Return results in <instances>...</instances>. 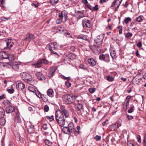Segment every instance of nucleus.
<instances>
[{"instance_id":"nucleus-1","label":"nucleus","mask_w":146,"mask_h":146,"mask_svg":"<svg viewBox=\"0 0 146 146\" xmlns=\"http://www.w3.org/2000/svg\"><path fill=\"white\" fill-rule=\"evenodd\" d=\"M55 118L59 125L61 127H63L65 123V120L64 115L60 110L56 111L55 113Z\"/></svg>"},{"instance_id":"nucleus-2","label":"nucleus","mask_w":146,"mask_h":146,"mask_svg":"<svg viewBox=\"0 0 146 146\" xmlns=\"http://www.w3.org/2000/svg\"><path fill=\"white\" fill-rule=\"evenodd\" d=\"M63 132L65 134L70 135L71 133H74L76 130L74 128V124L72 122L69 123L68 127H64L62 129Z\"/></svg>"},{"instance_id":"nucleus-3","label":"nucleus","mask_w":146,"mask_h":146,"mask_svg":"<svg viewBox=\"0 0 146 146\" xmlns=\"http://www.w3.org/2000/svg\"><path fill=\"white\" fill-rule=\"evenodd\" d=\"M63 101L66 104H70L74 102L75 98L72 94H66L63 96Z\"/></svg>"},{"instance_id":"nucleus-4","label":"nucleus","mask_w":146,"mask_h":146,"mask_svg":"<svg viewBox=\"0 0 146 146\" xmlns=\"http://www.w3.org/2000/svg\"><path fill=\"white\" fill-rule=\"evenodd\" d=\"M103 38V36L100 35L98 36L97 38L95 39L94 46L96 48H99L101 46Z\"/></svg>"},{"instance_id":"nucleus-5","label":"nucleus","mask_w":146,"mask_h":146,"mask_svg":"<svg viewBox=\"0 0 146 146\" xmlns=\"http://www.w3.org/2000/svg\"><path fill=\"white\" fill-rule=\"evenodd\" d=\"M48 63V61L45 58H42L39 60L36 63L33 64L35 68H39L41 67L43 64H47Z\"/></svg>"},{"instance_id":"nucleus-6","label":"nucleus","mask_w":146,"mask_h":146,"mask_svg":"<svg viewBox=\"0 0 146 146\" xmlns=\"http://www.w3.org/2000/svg\"><path fill=\"white\" fill-rule=\"evenodd\" d=\"M99 59L100 60L104 61L106 62H108L110 61L109 56L107 54H100L99 56Z\"/></svg>"},{"instance_id":"nucleus-7","label":"nucleus","mask_w":146,"mask_h":146,"mask_svg":"<svg viewBox=\"0 0 146 146\" xmlns=\"http://www.w3.org/2000/svg\"><path fill=\"white\" fill-rule=\"evenodd\" d=\"M122 1V0H115L113 2L111 7H114V10L117 11Z\"/></svg>"},{"instance_id":"nucleus-8","label":"nucleus","mask_w":146,"mask_h":146,"mask_svg":"<svg viewBox=\"0 0 146 146\" xmlns=\"http://www.w3.org/2000/svg\"><path fill=\"white\" fill-rule=\"evenodd\" d=\"M82 25L83 28L86 29V28H90L91 26L90 21L86 19H84L82 21Z\"/></svg>"},{"instance_id":"nucleus-9","label":"nucleus","mask_w":146,"mask_h":146,"mask_svg":"<svg viewBox=\"0 0 146 146\" xmlns=\"http://www.w3.org/2000/svg\"><path fill=\"white\" fill-rule=\"evenodd\" d=\"M25 81L28 83L32 85L34 80L31 75L28 73L27 74V76Z\"/></svg>"},{"instance_id":"nucleus-10","label":"nucleus","mask_w":146,"mask_h":146,"mask_svg":"<svg viewBox=\"0 0 146 146\" xmlns=\"http://www.w3.org/2000/svg\"><path fill=\"white\" fill-rule=\"evenodd\" d=\"M35 38V36L33 34L31 33H28L27 34L24 40L26 41H29L30 42L33 40Z\"/></svg>"},{"instance_id":"nucleus-11","label":"nucleus","mask_w":146,"mask_h":146,"mask_svg":"<svg viewBox=\"0 0 146 146\" xmlns=\"http://www.w3.org/2000/svg\"><path fill=\"white\" fill-rule=\"evenodd\" d=\"M58 16L59 18H61L62 19L64 18V22L66 21L68 18L67 14L65 11H62L60 13H59Z\"/></svg>"},{"instance_id":"nucleus-12","label":"nucleus","mask_w":146,"mask_h":146,"mask_svg":"<svg viewBox=\"0 0 146 146\" xmlns=\"http://www.w3.org/2000/svg\"><path fill=\"white\" fill-rule=\"evenodd\" d=\"M56 70V69L54 67H51L50 71L48 74V77L50 78H52L54 75Z\"/></svg>"},{"instance_id":"nucleus-13","label":"nucleus","mask_w":146,"mask_h":146,"mask_svg":"<svg viewBox=\"0 0 146 146\" xmlns=\"http://www.w3.org/2000/svg\"><path fill=\"white\" fill-rule=\"evenodd\" d=\"M5 42L6 43V46L5 47L4 49L10 50L13 44V42H12L11 40L10 39L6 40H5Z\"/></svg>"},{"instance_id":"nucleus-14","label":"nucleus","mask_w":146,"mask_h":146,"mask_svg":"<svg viewBox=\"0 0 146 146\" xmlns=\"http://www.w3.org/2000/svg\"><path fill=\"white\" fill-rule=\"evenodd\" d=\"M75 13L78 16L77 19H79L81 18L85 17L84 14V12L80 11H77L76 10L75 11Z\"/></svg>"},{"instance_id":"nucleus-15","label":"nucleus","mask_w":146,"mask_h":146,"mask_svg":"<svg viewBox=\"0 0 146 146\" xmlns=\"http://www.w3.org/2000/svg\"><path fill=\"white\" fill-rule=\"evenodd\" d=\"M15 110V108L11 105L7 106L5 108V111L7 113H10Z\"/></svg>"},{"instance_id":"nucleus-16","label":"nucleus","mask_w":146,"mask_h":146,"mask_svg":"<svg viewBox=\"0 0 146 146\" xmlns=\"http://www.w3.org/2000/svg\"><path fill=\"white\" fill-rule=\"evenodd\" d=\"M35 75L39 80H42L44 79V76L42 73L40 72H37L36 73Z\"/></svg>"},{"instance_id":"nucleus-17","label":"nucleus","mask_w":146,"mask_h":146,"mask_svg":"<svg viewBox=\"0 0 146 146\" xmlns=\"http://www.w3.org/2000/svg\"><path fill=\"white\" fill-rule=\"evenodd\" d=\"M88 62L90 66H95L96 64V61L92 58H89L88 60Z\"/></svg>"},{"instance_id":"nucleus-18","label":"nucleus","mask_w":146,"mask_h":146,"mask_svg":"<svg viewBox=\"0 0 146 146\" xmlns=\"http://www.w3.org/2000/svg\"><path fill=\"white\" fill-rule=\"evenodd\" d=\"M38 92V95H40V97L41 98L42 100L44 102H47L48 101V99L46 97V95L41 94L37 90Z\"/></svg>"},{"instance_id":"nucleus-19","label":"nucleus","mask_w":146,"mask_h":146,"mask_svg":"<svg viewBox=\"0 0 146 146\" xmlns=\"http://www.w3.org/2000/svg\"><path fill=\"white\" fill-rule=\"evenodd\" d=\"M28 89L29 90L30 92H33L34 93H35V94L39 98H40V97H39V96L38 95V92H36V91L35 90V88L31 86H29L28 88Z\"/></svg>"},{"instance_id":"nucleus-20","label":"nucleus","mask_w":146,"mask_h":146,"mask_svg":"<svg viewBox=\"0 0 146 146\" xmlns=\"http://www.w3.org/2000/svg\"><path fill=\"white\" fill-rule=\"evenodd\" d=\"M47 94L48 96L50 97H52L53 96L54 91L52 89H48L47 91Z\"/></svg>"},{"instance_id":"nucleus-21","label":"nucleus","mask_w":146,"mask_h":146,"mask_svg":"<svg viewBox=\"0 0 146 146\" xmlns=\"http://www.w3.org/2000/svg\"><path fill=\"white\" fill-rule=\"evenodd\" d=\"M12 67L14 70L17 71L18 68V62H13Z\"/></svg>"},{"instance_id":"nucleus-22","label":"nucleus","mask_w":146,"mask_h":146,"mask_svg":"<svg viewBox=\"0 0 146 146\" xmlns=\"http://www.w3.org/2000/svg\"><path fill=\"white\" fill-rule=\"evenodd\" d=\"M28 133L30 134L34 132L35 130L34 126L32 125L30 126L28 129Z\"/></svg>"},{"instance_id":"nucleus-23","label":"nucleus","mask_w":146,"mask_h":146,"mask_svg":"<svg viewBox=\"0 0 146 146\" xmlns=\"http://www.w3.org/2000/svg\"><path fill=\"white\" fill-rule=\"evenodd\" d=\"M111 56L113 59L116 58V55L115 50H111L110 51Z\"/></svg>"},{"instance_id":"nucleus-24","label":"nucleus","mask_w":146,"mask_h":146,"mask_svg":"<svg viewBox=\"0 0 146 146\" xmlns=\"http://www.w3.org/2000/svg\"><path fill=\"white\" fill-rule=\"evenodd\" d=\"M66 57L69 59L73 60L75 59L76 55L74 54L70 53L67 55Z\"/></svg>"},{"instance_id":"nucleus-25","label":"nucleus","mask_w":146,"mask_h":146,"mask_svg":"<svg viewBox=\"0 0 146 146\" xmlns=\"http://www.w3.org/2000/svg\"><path fill=\"white\" fill-rule=\"evenodd\" d=\"M51 44L54 50H58L59 48V45L57 44L56 42H54L51 43Z\"/></svg>"},{"instance_id":"nucleus-26","label":"nucleus","mask_w":146,"mask_h":146,"mask_svg":"<svg viewBox=\"0 0 146 146\" xmlns=\"http://www.w3.org/2000/svg\"><path fill=\"white\" fill-rule=\"evenodd\" d=\"M118 128L119 127L118 126H116L115 124H113L110 127L111 131H114Z\"/></svg>"},{"instance_id":"nucleus-27","label":"nucleus","mask_w":146,"mask_h":146,"mask_svg":"<svg viewBox=\"0 0 146 146\" xmlns=\"http://www.w3.org/2000/svg\"><path fill=\"white\" fill-rule=\"evenodd\" d=\"M5 115V112L3 108H0V118L4 117Z\"/></svg>"},{"instance_id":"nucleus-28","label":"nucleus","mask_w":146,"mask_h":146,"mask_svg":"<svg viewBox=\"0 0 146 146\" xmlns=\"http://www.w3.org/2000/svg\"><path fill=\"white\" fill-rule=\"evenodd\" d=\"M28 74V73L26 72H23V73H21L20 74L21 77L23 80L25 81L27 76V74Z\"/></svg>"},{"instance_id":"nucleus-29","label":"nucleus","mask_w":146,"mask_h":146,"mask_svg":"<svg viewBox=\"0 0 146 146\" xmlns=\"http://www.w3.org/2000/svg\"><path fill=\"white\" fill-rule=\"evenodd\" d=\"M44 142L46 145L48 146H52V142L46 139L44 140Z\"/></svg>"},{"instance_id":"nucleus-30","label":"nucleus","mask_w":146,"mask_h":146,"mask_svg":"<svg viewBox=\"0 0 146 146\" xmlns=\"http://www.w3.org/2000/svg\"><path fill=\"white\" fill-rule=\"evenodd\" d=\"M25 86L24 84L19 81V89L23 90Z\"/></svg>"},{"instance_id":"nucleus-31","label":"nucleus","mask_w":146,"mask_h":146,"mask_svg":"<svg viewBox=\"0 0 146 146\" xmlns=\"http://www.w3.org/2000/svg\"><path fill=\"white\" fill-rule=\"evenodd\" d=\"M2 56L3 58L4 59H7L8 58L9 60H10L9 59V56L8 54H7V53L6 52H4L3 53Z\"/></svg>"},{"instance_id":"nucleus-32","label":"nucleus","mask_w":146,"mask_h":146,"mask_svg":"<svg viewBox=\"0 0 146 146\" xmlns=\"http://www.w3.org/2000/svg\"><path fill=\"white\" fill-rule=\"evenodd\" d=\"M77 107L78 110L80 111L81 110L83 109V106L82 104L78 103L77 105Z\"/></svg>"},{"instance_id":"nucleus-33","label":"nucleus","mask_w":146,"mask_h":146,"mask_svg":"<svg viewBox=\"0 0 146 146\" xmlns=\"http://www.w3.org/2000/svg\"><path fill=\"white\" fill-rule=\"evenodd\" d=\"M5 123V118L4 117L3 118H0V125H3Z\"/></svg>"},{"instance_id":"nucleus-34","label":"nucleus","mask_w":146,"mask_h":146,"mask_svg":"<svg viewBox=\"0 0 146 146\" xmlns=\"http://www.w3.org/2000/svg\"><path fill=\"white\" fill-rule=\"evenodd\" d=\"M78 38L83 39L84 40H86L87 39V37L84 35H78Z\"/></svg>"},{"instance_id":"nucleus-35","label":"nucleus","mask_w":146,"mask_h":146,"mask_svg":"<svg viewBox=\"0 0 146 146\" xmlns=\"http://www.w3.org/2000/svg\"><path fill=\"white\" fill-rule=\"evenodd\" d=\"M143 19L144 17L140 15L136 18V21L138 22H141L143 20Z\"/></svg>"},{"instance_id":"nucleus-36","label":"nucleus","mask_w":146,"mask_h":146,"mask_svg":"<svg viewBox=\"0 0 146 146\" xmlns=\"http://www.w3.org/2000/svg\"><path fill=\"white\" fill-rule=\"evenodd\" d=\"M19 141L20 143H21L20 145H24L25 143V139L22 137H20L19 139Z\"/></svg>"},{"instance_id":"nucleus-37","label":"nucleus","mask_w":146,"mask_h":146,"mask_svg":"<svg viewBox=\"0 0 146 146\" xmlns=\"http://www.w3.org/2000/svg\"><path fill=\"white\" fill-rule=\"evenodd\" d=\"M14 123L15 124H17L18 122V114L16 113V115L14 119Z\"/></svg>"},{"instance_id":"nucleus-38","label":"nucleus","mask_w":146,"mask_h":146,"mask_svg":"<svg viewBox=\"0 0 146 146\" xmlns=\"http://www.w3.org/2000/svg\"><path fill=\"white\" fill-rule=\"evenodd\" d=\"M106 79L109 82H112L114 78L111 76L108 75L107 76Z\"/></svg>"},{"instance_id":"nucleus-39","label":"nucleus","mask_w":146,"mask_h":146,"mask_svg":"<svg viewBox=\"0 0 146 146\" xmlns=\"http://www.w3.org/2000/svg\"><path fill=\"white\" fill-rule=\"evenodd\" d=\"M133 36V34L131 33L128 32L125 35V37L127 38L131 37Z\"/></svg>"},{"instance_id":"nucleus-40","label":"nucleus","mask_w":146,"mask_h":146,"mask_svg":"<svg viewBox=\"0 0 146 146\" xmlns=\"http://www.w3.org/2000/svg\"><path fill=\"white\" fill-rule=\"evenodd\" d=\"M131 19L130 17H127L125 18V19L124 20V21L125 23L127 24L129 22L131 21Z\"/></svg>"},{"instance_id":"nucleus-41","label":"nucleus","mask_w":146,"mask_h":146,"mask_svg":"<svg viewBox=\"0 0 146 146\" xmlns=\"http://www.w3.org/2000/svg\"><path fill=\"white\" fill-rule=\"evenodd\" d=\"M65 85L67 88H69L71 86V84L68 80H67L65 82Z\"/></svg>"},{"instance_id":"nucleus-42","label":"nucleus","mask_w":146,"mask_h":146,"mask_svg":"<svg viewBox=\"0 0 146 146\" xmlns=\"http://www.w3.org/2000/svg\"><path fill=\"white\" fill-rule=\"evenodd\" d=\"M51 55H54L56 57L58 58L59 57V55L56 52L54 51L53 50L51 52Z\"/></svg>"},{"instance_id":"nucleus-43","label":"nucleus","mask_w":146,"mask_h":146,"mask_svg":"<svg viewBox=\"0 0 146 146\" xmlns=\"http://www.w3.org/2000/svg\"><path fill=\"white\" fill-rule=\"evenodd\" d=\"M134 108V106L133 105L131 106L129 109L128 111V112L129 113H131L133 111V109Z\"/></svg>"},{"instance_id":"nucleus-44","label":"nucleus","mask_w":146,"mask_h":146,"mask_svg":"<svg viewBox=\"0 0 146 146\" xmlns=\"http://www.w3.org/2000/svg\"><path fill=\"white\" fill-rule=\"evenodd\" d=\"M3 104L5 106L7 105H10V102L9 101L7 100H4L3 102Z\"/></svg>"},{"instance_id":"nucleus-45","label":"nucleus","mask_w":146,"mask_h":146,"mask_svg":"<svg viewBox=\"0 0 146 146\" xmlns=\"http://www.w3.org/2000/svg\"><path fill=\"white\" fill-rule=\"evenodd\" d=\"M96 91V89L95 88H90L88 89L89 92L91 94L93 93Z\"/></svg>"},{"instance_id":"nucleus-46","label":"nucleus","mask_w":146,"mask_h":146,"mask_svg":"<svg viewBox=\"0 0 146 146\" xmlns=\"http://www.w3.org/2000/svg\"><path fill=\"white\" fill-rule=\"evenodd\" d=\"M62 113L64 114L66 117H68L69 115V113L66 110L63 111Z\"/></svg>"},{"instance_id":"nucleus-47","label":"nucleus","mask_w":146,"mask_h":146,"mask_svg":"<svg viewBox=\"0 0 146 146\" xmlns=\"http://www.w3.org/2000/svg\"><path fill=\"white\" fill-rule=\"evenodd\" d=\"M92 11H97L98 9V5H96L95 7H92Z\"/></svg>"},{"instance_id":"nucleus-48","label":"nucleus","mask_w":146,"mask_h":146,"mask_svg":"<svg viewBox=\"0 0 146 146\" xmlns=\"http://www.w3.org/2000/svg\"><path fill=\"white\" fill-rule=\"evenodd\" d=\"M117 29L119 30V35L121 34L122 32V27L121 26H119L117 27Z\"/></svg>"},{"instance_id":"nucleus-49","label":"nucleus","mask_w":146,"mask_h":146,"mask_svg":"<svg viewBox=\"0 0 146 146\" xmlns=\"http://www.w3.org/2000/svg\"><path fill=\"white\" fill-rule=\"evenodd\" d=\"M46 118L49 120L50 121H52L54 120V117L53 115H52L51 116H46Z\"/></svg>"},{"instance_id":"nucleus-50","label":"nucleus","mask_w":146,"mask_h":146,"mask_svg":"<svg viewBox=\"0 0 146 146\" xmlns=\"http://www.w3.org/2000/svg\"><path fill=\"white\" fill-rule=\"evenodd\" d=\"M59 1V0H50V2L52 5H54L57 3Z\"/></svg>"},{"instance_id":"nucleus-51","label":"nucleus","mask_w":146,"mask_h":146,"mask_svg":"<svg viewBox=\"0 0 146 146\" xmlns=\"http://www.w3.org/2000/svg\"><path fill=\"white\" fill-rule=\"evenodd\" d=\"M63 19H62L61 18H59L56 21V23L57 24H59L61 23V22L62 21Z\"/></svg>"},{"instance_id":"nucleus-52","label":"nucleus","mask_w":146,"mask_h":146,"mask_svg":"<svg viewBox=\"0 0 146 146\" xmlns=\"http://www.w3.org/2000/svg\"><path fill=\"white\" fill-rule=\"evenodd\" d=\"M143 146H146V135L144 136L143 141Z\"/></svg>"},{"instance_id":"nucleus-53","label":"nucleus","mask_w":146,"mask_h":146,"mask_svg":"<svg viewBox=\"0 0 146 146\" xmlns=\"http://www.w3.org/2000/svg\"><path fill=\"white\" fill-rule=\"evenodd\" d=\"M49 108L48 106L47 105H45L44 106V111L46 112H47L49 110Z\"/></svg>"},{"instance_id":"nucleus-54","label":"nucleus","mask_w":146,"mask_h":146,"mask_svg":"<svg viewBox=\"0 0 146 146\" xmlns=\"http://www.w3.org/2000/svg\"><path fill=\"white\" fill-rule=\"evenodd\" d=\"M94 138L97 141H100L101 140V137L100 136L96 135V136L94 137Z\"/></svg>"},{"instance_id":"nucleus-55","label":"nucleus","mask_w":146,"mask_h":146,"mask_svg":"<svg viewBox=\"0 0 146 146\" xmlns=\"http://www.w3.org/2000/svg\"><path fill=\"white\" fill-rule=\"evenodd\" d=\"M13 133L16 138L17 137L18 135V131L17 130H14L13 131Z\"/></svg>"},{"instance_id":"nucleus-56","label":"nucleus","mask_w":146,"mask_h":146,"mask_svg":"<svg viewBox=\"0 0 146 146\" xmlns=\"http://www.w3.org/2000/svg\"><path fill=\"white\" fill-rule=\"evenodd\" d=\"M7 91L10 94H12L14 92V90L13 88L7 89Z\"/></svg>"},{"instance_id":"nucleus-57","label":"nucleus","mask_w":146,"mask_h":146,"mask_svg":"<svg viewBox=\"0 0 146 146\" xmlns=\"http://www.w3.org/2000/svg\"><path fill=\"white\" fill-rule=\"evenodd\" d=\"M60 109L61 110L60 111H62V113L63 111H64L66 110L65 108V106H64L63 105L60 106Z\"/></svg>"},{"instance_id":"nucleus-58","label":"nucleus","mask_w":146,"mask_h":146,"mask_svg":"<svg viewBox=\"0 0 146 146\" xmlns=\"http://www.w3.org/2000/svg\"><path fill=\"white\" fill-rule=\"evenodd\" d=\"M137 139L138 142L139 143H140L141 142V137L140 135H137Z\"/></svg>"},{"instance_id":"nucleus-59","label":"nucleus","mask_w":146,"mask_h":146,"mask_svg":"<svg viewBox=\"0 0 146 146\" xmlns=\"http://www.w3.org/2000/svg\"><path fill=\"white\" fill-rule=\"evenodd\" d=\"M127 118L129 120H131V119H133V117L130 115H127Z\"/></svg>"},{"instance_id":"nucleus-60","label":"nucleus","mask_w":146,"mask_h":146,"mask_svg":"<svg viewBox=\"0 0 146 146\" xmlns=\"http://www.w3.org/2000/svg\"><path fill=\"white\" fill-rule=\"evenodd\" d=\"M0 2L1 3L0 6L1 7H4V0H0Z\"/></svg>"},{"instance_id":"nucleus-61","label":"nucleus","mask_w":146,"mask_h":146,"mask_svg":"<svg viewBox=\"0 0 146 146\" xmlns=\"http://www.w3.org/2000/svg\"><path fill=\"white\" fill-rule=\"evenodd\" d=\"M69 49L70 50L73 51L75 49V47L74 46H69Z\"/></svg>"},{"instance_id":"nucleus-62","label":"nucleus","mask_w":146,"mask_h":146,"mask_svg":"<svg viewBox=\"0 0 146 146\" xmlns=\"http://www.w3.org/2000/svg\"><path fill=\"white\" fill-rule=\"evenodd\" d=\"M129 101L125 100V101L123 104L124 105V106H128L129 105Z\"/></svg>"},{"instance_id":"nucleus-63","label":"nucleus","mask_w":146,"mask_h":146,"mask_svg":"<svg viewBox=\"0 0 146 146\" xmlns=\"http://www.w3.org/2000/svg\"><path fill=\"white\" fill-rule=\"evenodd\" d=\"M142 46V44L141 42H138L137 44V46L139 48H141Z\"/></svg>"},{"instance_id":"nucleus-64","label":"nucleus","mask_w":146,"mask_h":146,"mask_svg":"<svg viewBox=\"0 0 146 146\" xmlns=\"http://www.w3.org/2000/svg\"><path fill=\"white\" fill-rule=\"evenodd\" d=\"M127 146H135L132 143L129 142L127 144Z\"/></svg>"}]
</instances>
